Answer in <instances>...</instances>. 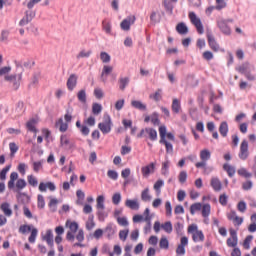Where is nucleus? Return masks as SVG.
I'll use <instances>...</instances> for the list:
<instances>
[{"label": "nucleus", "mask_w": 256, "mask_h": 256, "mask_svg": "<svg viewBox=\"0 0 256 256\" xmlns=\"http://www.w3.org/2000/svg\"><path fill=\"white\" fill-rule=\"evenodd\" d=\"M16 69L19 70L18 74H11L5 76V81L12 84L14 91H17L21 87V79L23 77V66L20 63H16Z\"/></svg>", "instance_id": "f257e3e1"}, {"label": "nucleus", "mask_w": 256, "mask_h": 256, "mask_svg": "<svg viewBox=\"0 0 256 256\" xmlns=\"http://www.w3.org/2000/svg\"><path fill=\"white\" fill-rule=\"evenodd\" d=\"M64 121L65 122H63V118H59L55 123V127H59L60 133H65L67 129H69V123L73 121V108L66 109Z\"/></svg>", "instance_id": "f03ea898"}, {"label": "nucleus", "mask_w": 256, "mask_h": 256, "mask_svg": "<svg viewBox=\"0 0 256 256\" xmlns=\"http://www.w3.org/2000/svg\"><path fill=\"white\" fill-rule=\"evenodd\" d=\"M98 129H100L103 135H108V133H111V129H113V121L108 113L103 115V122L98 124Z\"/></svg>", "instance_id": "7ed1b4c3"}, {"label": "nucleus", "mask_w": 256, "mask_h": 256, "mask_svg": "<svg viewBox=\"0 0 256 256\" xmlns=\"http://www.w3.org/2000/svg\"><path fill=\"white\" fill-rule=\"evenodd\" d=\"M192 25L196 28L197 33L199 35H203L205 33V28H203V22H201V18L197 17L195 12H190L188 15Z\"/></svg>", "instance_id": "20e7f679"}, {"label": "nucleus", "mask_w": 256, "mask_h": 256, "mask_svg": "<svg viewBox=\"0 0 256 256\" xmlns=\"http://www.w3.org/2000/svg\"><path fill=\"white\" fill-rule=\"evenodd\" d=\"M229 23H233V19H220L217 21L218 29H220L221 33L224 35H231V27H229Z\"/></svg>", "instance_id": "39448f33"}, {"label": "nucleus", "mask_w": 256, "mask_h": 256, "mask_svg": "<svg viewBox=\"0 0 256 256\" xmlns=\"http://www.w3.org/2000/svg\"><path fill=\"white\" fill-rule=\"evenodd\" d=\"M238 157L241 161H247L249 158V142L247 140L241 142Z\"/></svg>", "instance_id": "423d86ee"}, {"label": "nucleus", "mask_w": 256, "mask_h": 256, "mask_svg": "<svg viewBox=\"0 0 256 256\" xmlns=\"http://www.w3.org/2000/svg\"><path fill=\"white\" fill-rule=\"evenodd\" d=\"M229 231L231 237L226 240L227 247L236 248L239 243V238L237 237V230L231 228Z\"/></svg>", "instance_id": "0eeeda50"}, {"label": "nucleus", "mask_w": 256, "mask_h": 256, "mask_svg": "<svg viewBox=\"0 0 256 256\" xmlns=\"http://www.w3.org/2000/svg\"><path fill=\"white\" fill-rule=\"evenodd\" d=\"M206 37L208 39V45L210 49H212V51H215V53H217V51H219V43H217V40H215V36H213V32L207 30Z\"/></svg>", "instance_id": "6e6552de"}, {"label": "nucleus", "mask_w": 256, "mask_h": 256, "mask_svg": "<svg viewBox=\"0 0 256 256\" xmlns=\"http://www.w3.org/2000/svg\"><path fill=\"white\" fill-rule=\"evenodd\" d=\"M115 233H117V226L113 222H109L104 228V234L107 239H113V237H115Z\"/></svg>", "instance_id": "1a4fd4ad"}, {"label": "nucleus", "mask_w": 256, "mask_h": 256, "mask_svg": "<svg viewBox=\"0 0 256 256\" xmlns=\"http://www.w3.org/2000/svg\"><path fill=\"white\" fill-rule=\"evenodd\" d=\"M187 245H189V238L184 236L180 239V244L176 248V255H185V247H187Z\"/></svg>", "instance_id": "9d476101"}, {"label": "nucleus", "mask_w": 256, "mask_h": 256, "mask_svg": "<svg viewBox=\"0 0 256 256\" xmlns=\"http://www.w3.org/2000/svg\"><path fill=\"white\" fill-rule=\"evenodd\" d=\"M35 15L36 13L34 11L27 10L25 12V17L20 20L19 25L21 27L28 25V23H31L33 19H35Z\"/></svg>", "instance_id": "9b49d317"}, {"label": "nucleus", "mask_w": 256, "mask_h": 256, "mask_svg": "<svg viewBox=\"0 0 256 256\" xmlns=\"http://www.w3.org/2000/svg\"><path fill=\"white\" fill-rule=\"evenodd\" d=\"M135 21H136L135 16H129L126 19H124L120 23V27H121L122 31H130L131 25H133V23H135Z\"/></svg>", "instance_id": "f8f14e48"}, {"label": "nucleus", "mask_w": 256, "mask_h": 256, "mask_svg": "<svg viewBox=\"0 0 256 256\" xmlns=\"http://www.w3.org/2000/svg\"><path fill=\"white\" fill-rule=\"evenodd\" d=\"M79 77L76 74H71L66 82L68 91H73L77 87Z\"/></svg>", "instance_id": "ddd939ff"}, {"label": "nucleus", "mask_w": 256, "mask_h": 256, "mask_svg": "<svg viewBox=\"0 0 256 256\" xmlns=\"http://www.w3.org/2000/svg\"><path fill=\"white\" fill-rule=\"evenodd\" d=\"M60 147H63L64 149H73V143H71L67 134H62L60 136Z\"/></svg>", "instance_id": "4468645a"}, {"label": "nucleus", "mask_w": 256, "mask_h": 256, "mask_svg": "<svg viewBox=\"0 0 256 256\" xmlns=\"http://www.w3.org/2000/svg\"><path fill=\"white\" fill-rule=\"evenodd\" d=\"M141 171L143 177H149V175L155 171V163L152 162L149 165L142 167Z\"/></svg>", "instance_id": "2eb2a0df"}, {"label": "nucleus", "mask_w": 256, "mask_h": 256, "mask_svg": "<svg viewBox=\"0 0 256 256\" xmlns=\"http://www.w3.org/2000/svg\"><path fill=\"white\" fill-rule=\"evenodd\" d=\"M131 107H133L134 109H138V111H147V104H144L139 100H132Z\"/></svg>", "instance_id": "dca6fc26"}, {"label": "nucleus", "mask_w": 256, "mask_h": 256, "mask_svg": "<svg viewBox=\"0 0 256 256\" xmlns=\"http://www.w3.org/2000/svg\"><path fill=\"white\" fill-rule=\"evenodd\" d=\"M210 185L212 189L216 192H219L221 191V189H223V184L221 183V180H219V178H212Z\"/></svg>", "instance_id": "f3484780"}, {"label": "nucleus", "mask_w": 256, "mask_h": 256, "mask_svg": "<svg viewBox=\"0 0 256 256\" xmlns=\"http://www.w3.org/2000/svg\"><path fill=\"white\" fill-rule=\"evenodd\" d=\"M219 133L222 137H227L229 133V124H227V121H223L222 123H220Z\"/></svg>", "instance_id": "a211bd4d"}, {"label": "nucleus", "mask_w": 256, "mask_h": 256, "mask_svg": "<svg viewBox=\"0 0 256 256\" xmlns=\"http://www.w3.org/2000/svg\"><path fill=\"white\" fill-rule=\"evenodd\" d=\"M176 31L179 33V35H187V33H189V28L187 25H185V23L180 22L176 26Z\"/></svg>", "instance_id": "6ab92c4d"}, {"label": "nucleus", "mask_w": 256, "mask_h": 256, "mask_svg": "<svg viewBox=\"0 0 256 256\" xmlns=\"http://www.w3.org/2000/svg\"><path fill=\"white\" fill-rule=\"evenodd\" d=\"M43 240L46 241L47 245H49V247H53L54 243H53V230L48 229L46 231V235L43 237Z\"/></svg>", "instance_id": "aec40b11"}, {"label": "nucleus", "mask_w": 256, "mask_h": 256, "mask_svg": "<svg viewBox=\"0 0 256 256\" xmlns=\"http://www.w3.org/2000/svg\"><path fill=\"white\" fill-rule=\"evenodd\" d=\"M126 207L132 209V211H139V202L137 200H126L125 202Z\"/></svg>", "instance_id": "412c9836"}, {"label": "nucleus", "mask_w": 256, "mask_h": 256, "mask_svg": "<svg viewBox=\"0 0 256 256\" xmlns=\"http://www.w3.org/2000/svg\"><path fill=\"white\" fill-rule=\"evenodd\" d=\"M192 239L194 243H199V241H205V235L203 234V231L198 230L193 233Z\"/></svg>", "instance_id": "4be33fe9"}, {"label": "nucleus", "mask_w": 256, "mask_h": 256, "mask_svg": "<svg viewBox=\"0 0 256 256\" xmlns=\"http://www.w3.org/2000/svg\"><path fill=\"white\" fill-rule=\"evenodd\" d=\"M0 209L3 211L4 215H6V217H11V215H13V210H11V208H9V203L4 202L1 204Z\"/></svg>", "instance_id": "5701e85b"}, {"label": "nucleus", "mask_w": 256, "mask_h": 256, "mask_svg": "<svg viewBox=\"0 0 256 256\" xmlns=\"http://www.w3.org/2000/svg\"><path fill=\"white\" fill-rule=\"evenodd\" d=\"M129 81H130L129 77L119 78L118 83H119L120 91H123L124 89L127 88V86L129 85Z\"/></svg>", "instance_id": "b1692460"}, {"label": "nucleus", "mask_w": 256, "mask_h": 256, "mask_svg": "<svg viewBox=\"0 0 256 256\" xmlns=\"http://www.w3.org/2000/svg\"><path fill=\"white\" fill-rule=\"evenodd\" d=\"M37 124V120L31 119L26 123V127L30 133H37V128L35 125Z\"/></svg>", "instance_id": "393cba45"}, {"label": "nucleus", "mask_w": 256, "mask_h": 256, "mask_svg": "<svg viewBox=\"0 0 256 256\" xmlns=\"http://www.w3.org/2000/svg\"><path fill=\"white\" fill-rule=\"evenodd\" d=\"M172 111L176 115L179 114V111H181V102L177 98L173 99L172 101Z\"/></svg>", "instance_id": "a878e982"}, {"label": "nucleus", "mask_w": 256, "mask_h": 256, "mask_svg": "<svg viewBox=\"0 0 256 256\" xmlns=\"http://www.w3.org/2000/svg\"><path fill=\"white\" fill-rule=\"evenodd\" d=\"M96 215L101 223L105 222V219L109 217V214L105 212V209H98Z\"/></svg>", "instance_id": "bb28decb"}, {"label": "nucleus", "mask_w": 256, "mask_h": 256, "mask_svg": "<svg viewBox=\"0 0 256 256\" xmlns=\"http://www.w3.org/2000/svg\"><path fill=\"white\" fill-rule=\"evenodd\" d=\"M145 132L148 133L150 141H157V130L154 128H145Z\"/></svg>", "instance_id": "cd10ccee"}, {"label": "nucleus", "mask_w": 256, "mask_h": 256, "mask_svg": "<svg viewBox=\"0 0 256 256\" xmlns=\"http://www.w3.org/2000/svg\"><path fill=\"white\" fill-rule=\"evenodd\" d=\"M141 200L147 203L148 201H151V194H149V187L145 188L141 192Z\"/></svg>", "instance_id": "c85d7f7f"}, {"label": "nucleus", "mask_w": 256, "mask_h": 256, "mask_svg": "<svg viewBox=\"0 0 256 256\" xmlns=\"http://www.w3.org/2000/svg\"><path fill=\"white\" fill-rule=\"evenodd\" d=\"M236 71L241 75H245L249 71V63H243L236 68Z\"/></svg>", "instance_id": "c756f323"}, {"label": "nucleus", "mask_w": 256, "mask_h": 256, "mask_svg": "<svg viewBox=\"0 0 256 256\" xmlns=\"http://www.w3.org/2000/svg\"><path fill=\"white\" fill-rule=\"evenodd\" d=\"M200 159L201 161H209L211 159V152L208 149L200 151Z\"/></svg>", "instance_id": "7c9ffc66"}, {"label": "nucleus", "mask_w": 256, "mask_h": 256, "mask_svg": "<svg viewBox=\"0 0 256 256\" xmlns=\"http://www.w3.org/2000/svg\"><path fill=\"white\" fill-rule=\"evenodd\" d=\"M77 97L80 103H87V92L85 89L80 90L77 94Z\"/></svg>", "instance_id": "2f4dec72"}, {"label": "nucleus", "mask_w": 256, "mask_h": 256, "mask_svg": "<svg viewBox=\"0 0 256 256\" xmlns=\"http://www.w3.org/2000/svg\"><path fill=\"white\" fill-rule=\"evenodd\" d=\"M211 215V205L210 204H204L202 207V217L207 219Z\"/></svg>", "instance_id": "473e14b6"}, {"label": "nucleus", "mask_w": 256, "mask_h": 256, "mask_svg": "<svg viewBox=\"0 0 256 256\" xmlns=\"http://www.w3.org/2000/svg\"><path fill=\"white\" fill-rule=\"evenodd\" d=\"M76 197H77V205H83V201L85 199V192H83L82 190H77L76 191Z\"/></svg>", "instance_id": "72a5a7b5"}, {"label": "nucleus", "mask_w": 256, "mask_h": 256, "mask_svg": "<svg viewBox=\"0 0 256 256\" xmlns=\"http://www.w3.org/2000/svg\"><path fill=\"white\" fill-rule=\"evenodd\" d=\"M92 53H93V51H91V50H88V51L82 50L77 55V59H89V57H91Z\"/></svg>", "instance_id": "f704fd0d"}, {"label": "nucleus", "mask_w": 256, "mask_h": 256, "mask_svg": "<svg viewBox=\"0 0 256 256\" xmlns=\"http://www.w3.org/2000/svg\"><path fill=\"white\" fill-rule=\"evenodd\" d=\"M223 169H224V171L227 172L228 177H233V176L235 175V168L232 167L231 165H229V164H224V165H223Z\"/></svg>", "instance_id": "c9c22d12"}, {"label": "nucleus", "mask_w": 256, "mask_h": 256, "mask_svg": "<svg viewBox=\"0 0 256 256\" xmlns=\"http://www.w3.org/2000/svg\"><path fill=\"white\" fill-rule=\"evenodd\" d=\"M96 209H105V196L100 195L97 197Z\"/></svg>", "instance_id": "e433bc0d"}, {"label": "nucleus", "mask_w": 256, "mask_h": 256, "mask_svg": "<svg viewBox=\"0 0 256 256\" xmlns=\"http://www.w3.org/2000/svg\"><path fill=\"white\" fill-rule=\"evenodd\" d=\"M150 121L153 125H161V120H159V113L158 112H153L151 114Z\"/></svg>", "instance_id": "4c0bfd02"}, {"label": "nucleus", "mask_w": 256, "mask_h": 256, "mask_svg": "<svg viewBox=\"0 0 256 256\" xmlns=\"http://www.w3.org/2000/svg\"><path fill=\"white\" fill-rule=\"evenodd\" d=\"M31 234L28 238L29 243H35L36 239H37V235L39 233V230H37V228H33L30 230Z\"/></svg>", "instance_id": "58836bf2"}, {"label": "nucleus", "mask_w": 256, "mask_h": 256, "mask_svg": "<svg viewBox=\"0 0 256 256\" xmlns=\"http://www.w3.org/2000/svg\"><path fill=\"white\" fill-rule=\"evenodd\" d=\"M159 143L161 145H165L166 153H173V144H171V142H168L167 140H160Z\"/></svg>", "instance_id": "ea45409f"}, {"label": "nucleus", "mask_w": 256, "mask_h": 256, "mask_svg": "<svg viewBox=\"0 0 256 256\" xmlns=\"http://www.w3.org/2000/svg\"><path fill=\"white\" fill-rule=\"evenodd\" d=\"M202 207H203V205L201 203H199V202L192 204L190 206V213H191V215H195L196 211H201Z\"/></svg>", "instance_id": "a19ab883"}, {"label": "nucleus", "mask_w": 256, "mask_h": 256, "mask_svg": "<svg viewBox=\"0 0 256 256\" xmlns=\"http://www.w3.org/2000/svg\"><path fill=\"white\" fill-rule=\"evenodd\" d=\"M66 225H69L71 233H77V230L79 229V224L77 222H70L67 220Z\"/></svg>", "instance_id": "79ce46f5"}, {"label": "nucleus", "mask_w": 256, "mask_h": 256, "mask_svg": "<svg viewBox=\"0 0 256 256\" xmlns=\"http://www.w3.org/2000/svg\"><path fill=\"white\" fill-rule=\"evenodd\" d=\"M159 135H160V141L167 140L165 137H167V127L165 125L159 127Z\"/></svg>", "instance_id": "37998d69"}, {"label": "nucleus", "mask_w": 256, "mask_h": 256, "mask_svg": "<svg viewBox=\"0 0 256 256\" xmlns=\"http://www.w3.org/2000/svg\"><path fill=\"white\" fill-rule=\"evenodd\" d=\"M161 227L166 233L173 232V224L171 223V221L165 222L164 224L161 225Z\"/></svg>", "instance_id": "c03bdc74"}, {"label": "nucleus", "mask_w": 256, "mask_h": 256, "mask_svg": "<svg viewBox=\"0 0 256 256\" xmlns=\"http://www.w3.org/2000/svg\"><path fill=\"white\" fill-rule=\"evenodd\" d=\"M238 175H240V177H245V179H249V178L253 177V174H251V172H248L247 169H245V168L239 169Z\"/></svg>", "instance_id": "a18cd8bd"}, {"label": "nucleus", "mask_w": 256, "mask_h": 256, "mask_svg": "<svg viewBox=\"0 0 256 256\" xmlns=\"http://www.w3.org/2000/svg\"><path fill=\"white\" fill-rule=\"evenodd\" d=\"M159 247L160 249H169V240L167 239V237H162L160 239V242H159Z\"/></svg>", "instance_id": "49530a36"}, {"label": "nucleus", "mask_w": 256, "mask_h": 256, "mask_svg": "<svg viewBox=\"0 0 256 256\" xmlns=\"http://www.w3.org/2000/svg\"><path fill=\"white\" fill-rule=\"evenodd\" d=\"M37 207L38 209H45V197L41 194L37 196Z\"/></svg>", "instance_id": "de8ad7c7"}, {"label": "nucleus", "mask_w": 256, "mask_h": 256, "mask_svg": "<svg viewBox=\"0 0 256 256\" xmlns=\"http://www.w3.org/2000/svg\"><path fill=\"white\" fill-rule=\"evenodd\" d=\"M163 185H165V181L163 180H157L154 184V191H156V193H158V195L161 194V187H163Z\"/></svg>", "instance_id": "09e8293b"}, {"label": "nucleus", "mask_w": 256, "mask_h": 256, "mask_svg": "<svg viewBox=\"0 0 256 256\" xmlns=\"http://www.w3.org/2000/svg\"><path fill=\"white\" fill-rule=\"evenodd\" d=\"M101 111H103V106H101V104L94 103L92 105V113H93V115H99V113H101Z\"/></svg>", "instance_id": "8fccbe9b"}, {"label": "nucleus", "mask_w": 256, "mask_h": 256, "mask_svg": "<svg viewBox=\"0 0 256 256\" xmlns=\"http://www.w3.org/2000/svg\"><path fill=\"white\" fill-rule=\"evenodd\" d=\"M253 241V235H248L246 236L244 243H243V247L244 249H251V242Z\"/></svg>", "instance_id": "3c124183"}, {"label": "nucleus", "mask_w": 256, "mask_h": 256, "mask_svg": "<svg viewBox=\"0 0 256 256\" xmlns=\"http://www.w3.org/2000/svg\"><path fill=\"white\" fill-rule=\"evenodd\" d=\"M102 28H103V31H105V33L107 35H112V32H111V29H112L111 22L103 21L102 22Z\"/></svg>", "instance_id": "603ef678"}, {"label": "nucleus", "mask_w": 256, "mask_h": 256, "mask_svg": "<svg viewBox=\"0 0 256 256\" xmlns=\"http://www.w3.org/2000/svg\"><path fill=\"white\" fill-rule=\"evenodd\" d=\"M57 203H59L57 198H52L50 200L48 207L51 209L52 213H55V211H57Z\"/></svg>", "instance_id": "864d4df0"}, {"label": "nucleus", "mask_w": 256, "mask_h": 256, "mask_svg": "<svg viewBox=\"0 0 256 256\" xmlns=\"http://www.w3.org/2000/svg\"><path fill=\"white\" fill-rule=\"evenodd\" d=\"M10 169H11V165H7L5 168L1 170L0 172L1 181H5V179H7V173H9Z\"/></svg>", "instance_id": "5fc2aeb1"}, {"label": "nucleus", "mask_w": 256, "mask_h": 256, "mask_svg": "<svg viewBox=\"0 0 256 256\" xmlns=\"http://www.w3.org/2000/svg\"><path fill=\"white\" fill-rule=\"evenodd\" d=\"M227 7V2L225 0H216V11H221L222 9H225Z\"/></svg>", "instance_id": "6e6d98bb"}, {"label": "nucleus", "mask_w": 256, "mask_h": 256, "mask_svg": "<svg viewBox=\"0 0 256 256\" xmlns=\"http://www.w3.org/2000/svg\"><path fill=\"white\" fill-rule=\"evenodd\" d=\"M113 72V66L104 65L101 73V77H105V75H110Z\"/></svg>", "instance_id": "4d7b16f0"}, {"label": "nucleus", "mask_w": 256, "mask_h": 256, "mask_svg": "<svg viewBox=\"0 0 256 256\" xmlns=\"http://www.w3.org/2000/svg\"><path fill=\"white\" fill-rule=\"evenodd\" d=\"M100 59L103 63H110L111 62V56L107 52H101L100 53Z\"/></svg>", "instance_id": "13d9d810"}, {"label": "nucleus", "mask_w": 256, "mask_h": 256, "mask_svg": "<svg viewBox=\"0 0 256 256\" xmlns=\"http://www.w3.org/2000/svg\"><path fill=\"white\" fill-rule=\"evenodd\" d=\"M41 169H43V162H41V161L33 162L34 173H39V171H41Z\"/></svg>", "instance_id": "bf43d9fd"}, {"label": "nucleus", "mask_w": 256, "mask_h": 256, "mask_svg": "<svg viewBox=\"0 0 256 256\" xmlns=\"http://www.w3.org/2000/svg\"><path fill=\"white\" fill-rule=\"evenodd\" d=\"M163 90L161 89H158L153 95H150V99H154V101H161L162 99V96H161V93H162Z\"/></svg>", "instance_id": "052dcab7"}, {"label": "nucleus", "mask_w": 256, "mask_h": 256, "mask_svg": "<svg viewBox=\"0 0 256 256\" xmlns=\"http://www.w3.org/2000/svg\"><path fill=\"white\" fill-rule=\"evenodd\" d=\"M27 179L29 185H32V187H37V185H39V181H37V178H35V176L29 175Z\"/></svg>", "instance_id": "680f3d73"}, {"label": "nucleus", "mask_w": 256, "mask_h": 256, "mask_svg": "<svg viewBox=\"0 0 256 256\" xmlns=\"http://www.w3.org/2000/svg\"><path fill=\"white\" fill-rule=\"evenodd\" d=\"M19 233H22V235H25L26 233H29L31 231V226L24 224L19 227Z\"/></svg>", "instance_id": "e2e57ef3"}, {"label": "nucleus", "mask_w": 256, "mask_h": 256, "mask_svg": "<svg viewBox=\"0 0 256 256\" xmlns=\"http://www.w3.org/2000/svg\"><path fill=\"white\" fill-rule=\"evenodd\" d=\"M237 209L240 213H245V211H247V203L240 201L237 205Z\"/></svg>", "instance_id": "0e129e2a"}, {"label": "nucleus", "mask_w": 256, "mask_h": 256, "mask_svg": "<svg viewBox=\"0 0 256 256\" xmlns=\"http://www.w3.org/2000/svg\"><path fill=\"white\" fill-rule=\"evenodd\" d=\"M112 203L114 205H119L121 203V193H115L112 197Z\"/></svg>", "instance_id": "69168bd1"}, {"label": "nucleus", "mask_w": 256, "mask_h": 256, "mask_svg": "<svg viewBox=\"0 0 256 256\" xmlns=\"http://www.w3.org/2000/svg\"><path fill=\"white\" fill-rule=\"evenodd\" d=\"M245 78L247 79V81H256V75L251 73L250 70H248L245 74H244Z\"/></svg>", "instance_id": "338daca9"}, {"label": "nucleus", "mask_w": 256, "mask_h": 256, "mask_svg": "<svg viewBox=\"0 0 256 256\" xmlns=\"http://www.w3.org/2000/svg\"><path fill=\"white\" fill-rule=\"evenodd\" d=\"M202 57L205 59V61H211L213 59V52L205 51L203 52Z\"/></svg>", "instance_id": "774afa93"}]
</instances>
